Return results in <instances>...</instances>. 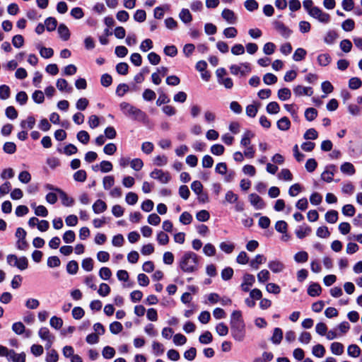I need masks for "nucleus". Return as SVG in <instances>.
<instances>
[{
    "instance_id": "nucleus-1",
    "label": "nucleus",
    "mask_w": 362,
    "mask_h": 362,
    "mask_svg": "<svg viewBox=\"0 0 362 362\" xmlns=\"http://www.w3.org/2000/svg\"><path fill=\"white\" fill-rule=\"evenodd\" d=\"M180 268L185 273H193L198 270L199 257L193 252H186L180 258Z\"/></svg>"
},
{
    "instance_id": "nucleus-2",
    "label": "nucleus",
    "mask_w": 362,
    "mask_h": 362,
    "mask_svg": "<svg viewBox=\"0 0 362 362\" xmlns=\"http://www.w3.org/2000/svg\"><path fill=\"white\" fill-rule=\"evenodd\" d=\"M121 111L127 117L138 121H144L146 119V114L127 102H122L119 104Z\"/></svg>"
},
{
    "instance_id": "nucleus-3",
    "label": "nucleus",
    "mask_w": 362,
    "mask_h": 362,
    "mask_svg": "<svg viewBox=\"0 0 362 362\" xmlns=\"http://www.w3.org/2000/svg\"><path fill=\"white\" fill-rule=\"evenodd\" d=\"M6 260L9 265L16 267L20 270H25L28 266V261L25 257L18 258L15 255H8L6 257Z\"/></svg>"
},
{
    "instance_id": "nucleus-4",
    "label": "nucleus",
    "mask_w": 362,
    "mask_h": 362,
    "mask_svg": "<svg viewBox=\"0 0 362 362\" xmlns=\"http://www.w3.org/2000/svg\"><path fill=\"white\" fill-rule=\"evenodd\" d=\"M230 332L235 341H243L245 337V324L230 325Z\"/></svg>"
},
{
    "instance_id": "nucleus-5",
    "label": "nucleus",
    "mask_w": 362,
    "mask_h": 362,
    "mask_svg": "<svg viewBox=\"0 0 362 362\" xmlns=\"http://www.w3.org/2000/svg\"><path fill=\"white\" fill-rule=\"evenodd\" d=\"M230 73L233 75H238L243 76L251 71L249 63H242L240 65L233 64L230 66Z\"/></svg>"
},
{
    "instance_id": "nucleus-6",
    "label": "nucleus",
    "mask_w": 362,
    "mask_h": 362,
    "mask_svg": "<svg viewBox=\"0 0 362 362\" xmlns=\"http://www.w3.org/2000/svg\"><path fill=\"white\" fill-rule=\"evenodd\" d=\"M309 15L322 23H328L330 21V16L328 13L323 12L317 6L313 8V10L310 11Z\"/></svg>"
},
{
    "instance_id": "nucleus-7",
    "label": "nucleus",
    "mask_w": 362,
    "mask_h": 362,
    "mask_svg": "<svg viewBox=\"0 0 362 362\" xmlns=\"http://www.w3.org/2000/svg\"><path fill=\"white\" fill-rule=\"evenodd\" d=\"M151 177L158 180L163 184L168 183L170 180V173L162 170L155 169L150 174Z\"/></svg>"
},
{
    "instance_id": "nucleus-8",
    "label": "nucleus",
    "mask_w": 362,
    "mask_h": 362,
    "mask_svg": "<svg viewBox=\"0 0 362 362\" xmlns=\"http://www.w3.org/2000/svg\"><path fill=\"white\" fill-rule=\"evenodd\" d=\"M255 282V278L254 275L245 274L243 277V283L240 285L241 289L245 292L249 291L250 288L252 286Z\"/></svg>"
},
{
    "instance_id": "nucleus-9",
    "label": "nucleus",
    "mask_w": 362,
    "mask_h": 362,
    "mask_svg": "<svg viewBox=\"0 0 362 362\" xmlns=\"http://www.w3.org/2000/svg\"><path fill=\"white\" fill-rule=\"evenodd\" d=\"M337 168L334 165H328L325 171L321 175V178L322 180L330 182L333 180V177L334 175V173L336 172Z\"/></svg>"
},
{
    "instance_id": "nucleus-10",
    "label": "nucleus",
    "mask_w": 362,
    "mask_h": 362,
    "mask_svg": "<svg viewBox=\"0 0 362 362\" xmlns=\"http://www.w3.org/2000/svg\"><path fill=\"white\" fill-rule=\"evenodd\" d=\"M268 267L273 273H280L284 270L285 265L280 260L275 259L269 262Z\"/></svg>"
},
{
    "instance_id": "nucleus-11",
    "label": "nucleus",
    "mask_w": 362,
    "mask_h": 362,
    "mask_svg": "<svg viewBox=\"0 0 362 362\" xmlns=\"http://www.w3.org/2000/svg\"><path fill=\"white\" fill-rule=\"evenodd\" d=\"M249 201L250 204L257 209H261L264 206L263 199L257 194H250L249 195Z\"/></svg>"
},
{
    "instance_id": "nucleus-12",
    "label": "nucleus",
    "mask_w": 362,
    "mask_h": 362,
    "mask_svg": "<svg viewBox=\"0 0 362 362\" xmlns=\"http://www.w3.org/2000/svg\"><path fill=\"white\" fill-rule=\"evenodd\" d=\"M7 360L13 362H25V354L24 353L17 354L14 350L10 349Z\"/></svg>"
},
{
    "instance_id": "nucleus-13",
    "label": "nucleus",
    "mask_w": 362,
    "mask_h": 362,
    "mask_svg": "<svg viewBox=\"0 0 362 362\" xmlns=\"http://www.w3.org/2000/svg\"><path fill=\"white\" fill-rule=\"evenodd\" d=\"M293 93L297 96L308 95L313 94V90L310 87H304L302 86H297L293 88Z\"/></svg>"
},
{
    "instance_id": "nucleus-14",
    "label": "nucleus",
    "mask_w": 362,
    "mask_h": 362,
    "mask_svg": "<svg viewBox=\"0 0 362 362\" xmlns=\"http://www.w3.org/2000/svg\"><path fill=\"white\" fill-rule=\"evenodd\" d=\"M276 30L285 38H287L291 34V30L281 22L275 23Z\"/></svg>"
},
{
    "instance_id": "nucleus-15",
    "label": "nucleus",
    "mask_w": 362,
    "mask_h": 362,
    "mask_svg": "<svg viewBox=\"0 0 362 362\" xmlns=\"http://www.w3.org/2000/svg\"><path fill=\"white\" fill-rule=\"evenodd\" d=\"M107 206L106 203L101 200H96L93 204V210L95 214H101L107 210Z\"/></svg>"
},
{
    "instance_id": "nucleus-16",
    "label": "nucleus",
    "mask_w": 362,
    "mask_h": 362,
    "mask_svg": "<svg viewBox=\"0 0 362 362\" xmlns=\"http://www.w3.org/2000/svg\"><path fill=\"white\" fill-rule=\"evenodd\" d=\"M221 16L230 24H233L236 21V17L232 10L225 8L221 13Z\"/></svg>"
},
{
    "instance_id": "nucleus-17",
    "label": "nucleus",
    "mask_w": 362,
    "mask_h": 362,
    "mask_svg": "<svg viewBox=\"0 0 362 362\" xmlns=\"http://www.w3.org/2000/svg\"><path fill=\"white\" fill-rule=\"evenodd\" d=\"M283 339V331L281 328L276 327L274 329L273 334L270 339L271 341L275 344L278 345L281 343Z\"/></svg>"
},
{
    "instance_id": "nucleus-18",
    "label": "nucleus",
    "mask_w": 362,
    "mask_h": 362,
    "mask_svg": "<svg viewBox=\"0 0 362 362\" xmlns=\"http://www.w3.org/2000/svg\"><path fill=\"white\" fill-rule=\"evenodd\" d=\"M245 324L242 318V313L240 310H234L230 316V325Z\"/></svg>"
},
{
    "instance_id": "nucleus-19",
    "label": "nucleus",
    "mask_w": 362,
    "mask_h": 362,
    "mask_svg": "<svg viewBox=\"0 0 362 362\" xmlns=\"http://www.w3.org/2000/svg\"><path fill=\"white\" fill-rule=\"evenodd\" d=\"M267 259L263 255H257L250 262V266L255 269L259 268V265L264 264Z\"/></svg>"
},
{
    "instance_id": "nucleus-20",
    "label": "nucleus",
    "mask_w": 362,
    "mask_h": 362,
    "mask_svg": "<svg viewBox=\"0 0 362 362\" xmlns=\"http://www.w3.org/2000/svg\"><path fill=\"white\" fill-rule=\"evenodd\" d=\"M295 233L299 239H303L311 233V228L308 226H301L296 230Z\"/></svg>"
},
{
    "instance_id": "nucleus-21",
    "label": "nucleus",
    "mask_w": 362,
    "mask_h": 362,
    "mask_svg": "<svg viewBox=\"0 0 362 362\" xmlns=\"http://www.w3.org/2000/svg\"><path fill=\"white\" fill-rule=\"evenodd\" d=\"M60 37L64 41H67L70 37V32L69 28L64 24H60L57 29Z\"/></svg>"
},
{
    "instance_id": "nucleus-22",
    "label": "nucleus",
    "mask_w": 362,
    "mask_h": 362,
    "mask_svg": "<svg viewBox=\"0 0 362 362\" xmlns=\"http://www.w3.org/2000/svg\"><path fill=\"white\" fill-rule=\"evenodd\" d=\"M340 170L342 173L346 174L349 175H352L356 172L354 165L349 162H346V163H343L340 167Z\"/></svg>"
},
{
    "instance_id": "nucleus-23",
    "label": "nucleus",
    "mask_w": 362,
    "mask_h": 362,
    "mask_svg": "<svg viewBox=\"0 0 362 362\" xmlns=\"http://www.w3.org/2000/svg\"><path fill=\"white\" fill-rule=\"evenodd\" d=\"M277 127L281 131H286L291 127V122L286 117H284L277 121Z\"/></svg>"
},
{
    "instance_id": "nucleus-24",
    "label": "nucleus",
    "mask_w": 362,
    "mask_h": 362,
    "mask_svg": "<svg viewBox=\"0 0 362 362\" xmlns=\"http://www.w3.org/2000/svg\"><path fill=\"white\" fill-rule=\"evenodd\" d=\"M35 124V119L33 116H29L25 120L21 122V127L23 129H32Z\"/></svg>"
},
{
    "instance_id": "nucleus-25",
    "label": "nucleus",
    "mask_w": 362,
    "mask_h": 362,
    "mask_svg": "<svg viewBox=\"0 0 362 362\" xmlns=\"http://www.w3.org/2000/svg\"><path fill=\"white\" fill-rule=\"evenodd\" d=\"M322 288L319 284L313 283L308 288L309 296L315 297L318 296L321 293Z\"/></svg>"
},
{
    "instance_id": "nucleus-26",
    "label": "nucleus",
    "mask_w": 362,
    "mask_h": 362,
    "mask_svg": "<svg viewBox=\"0 0 362 362\" xmlns=\"http://www.w3.org/2000/svg\"><path fill=\"white\" fill-rule=\"evenodd\" d=\"M179 18L184 23H189L192 21V14L187 8H182L180 11Z\"/></svg>"
},
{
    "instance_id": "nucleus-27",
    "label": "nucleus",
    "mask_w": 362,
    "mask_h": 362,
    "mask_svg": "<svg viewBox=\"0 0 362 362\" xmlns=\"http://www.w3.org/2000/svg\"><path fill=\"white\" fill-rule=\"evenodd\" d=\"M57 88L61 91H66L70 93L72 88L69 86L68 82L64 78H59L57 81Z\"/></svg>"
},
{
    "instance_id": "nucleus-28",
    "label": "nucleus",
    "mask_w": 362,
    "mask_h": 362,
    "mask_svg": "<svg viewBox=\"0 0 362 362\" xmlns=\"http://www.w3.org/2000/svg\"><path fill=\"white\" fill-rule=\"evenodd\" d=\"M59 194L63 205L71 206L74 204V199L69 197L64 191L59 190Z\"/></svg>"
},
{
    "instance_id": "nucleus-29",
    "label": "nucleus",
    "mask_w": 362,
    "mask_h": 362,
    "mask_svg": "<svg viewBox=\"0 0 362 362\" xmlns=\"http://www.w3.org/2000/svg\"><path fill=\"white\" fill-rule=\"evenodd\" d=\"M317 62L319 65L322 66H326L330 64L332 62V58L329 54L325 53L318 55L317 57Z\"/></svg>"
},
{
    "instance_id": "nucleus-30",
    "label": "nucleus",
    "mask_w": 362,
    "mask_h": 362,
    "mask_svg": "<svg viewBox=\"0 0 362 362\" xmlns=\"http://www.w3.org/2000/svg\"><path fill=\"white\" fill-rule=\"evenodd\" d=\"M278 178L288 182L293 180V175L288 169L283 168L278 174Z\"/></svg>"
},
{
    "instance_id": "nucleus-31",
    "label": "nucleus",
    "mask_w": 362,
    "mask_h": 362,
    "mask_svg": "<svg viewBox=\"0 0 362 362\" xmlns=\"http://www.w3.org/2000/svg\"><path fill=\"white\" fill-rule=\"evenodd\" d=\"M325 220L329 223H335L338 220V212L335 210L328 211L325 214Z\"/></svg>"
},
{
    "instance_id": "nucleus-32",
    "label": "nucleus",
    "mask_w": 362,
    "mask_h": 362,
    "mask_svg": "<svg viewBox=\"0 0 362 362\" xmlns=\"http://www.w3.org/2000/svg\"><path fill=\"white\" fill-rule=\"evenodd\" d=\"M333 354L340 356L344 353V346L339 342H333L330 346Z\"/></svg>"
},
{
    "instance_id": "nucleus-33",
    "label": "nucleus",
    "mask_w": 362,
    "mask_h": 362,
    "mask_svg": "<svg viewBox=\"0 0 362 362\" xmlns=\"http://www.w3.org/2000/svg\"><path fill=\"white\" fill-rule=\"evenodd\" d=\"M253 136L254 134L251 131L247 130L243 136V138L240 141V144L245 147L250 146V140Z\"/></svg>"
},
{
    "instance_id": "nucleus-34",
    "label": "nucleus",
    "mask_w": 362,
    "mask_h": 362,
    "mask_svg": "<svg viewBox=\"0 0 362 362\" xmlns=\"http://www.w3.org/2000/svg\"><path fill=\"white\" fill-rule=\"evenodd\" d=\"M57 21L54 18L49 17L45 21V27L47 31H53L56 29Z\"/></svg>"
},
{
    "instance_id": "nucleus-35",
    "label": "nucleus",
    "mask_w": 362,
    "mask_h": 362,
    "mask_svg": "<svg viewBox=\"0 0 362 362\" xmlns=\"http://www.w3.org/2000/svg\"><path fill=\"white\" fill-rule=\"evenodd\" d=\"M277 95L280 100L284 101L291 98V92L288 88H283L279 90Z\"/></svg>"
},
{
    "instance_id": "nucleus-36",
    "label": "nucleus",
    "mask_w": 362,
    "mask_h": 362,
    "mask_svg": "<svg viewBox=\"0 0 362 362\" xmlns=\"http://www.w3.org/2000/svg\"><path fill=\"white\" fill-rule=\"evenodd\" d=\"M347 353L349 356L356 358L361 354V349L356 344H351L348 346Z\"/></svg>"
},
{
    "instance_id": "nucleus-37",
    "label": "nucleus",
    "mask_w": 362,
    "mask_h": 362,
    "mask_svg": "<svg viewBox=\"0 0 362 362\" xmlns=\"http://www.w3.org/2000/svg\"><path fill=\"white\" fill-rule=\"evenodd\" d=\"M38 335L42 340L54 339L47 327H41L38 331Z\"/></svg>"
},
{
    "instance_id": "nucleus-38",
    "label": "nucleus",
    "mask_w": 362,
    "mask_h": 362,
    "mask_svg": "<svg viewBox=\"0 0 362 362\" xmlns=\"http://www.w3.org/2000/svg\"><path fill=\"white\" fill-rule=\"evenodd\" d=\"M312 353L315 356L322 358L325 354V349L322 344H317L313 347Z\"/></svg>"
},
{
    "instance_id": "nucleus-39",
    "label": "nucleus",
    "mask_w": 362,
    "mask_h": 362,
    "mask_svg": "<svg viewBox=\"0 0 362 362\" xmlns=\"http://www.w3.org/2000/svg\"><path fill=\"white\" fill-rule=\"evenodd\" d=\"M257 280L259 283L263 284L270 279V273L267 269L261 270L257 275Z\"/></svg>"
},
{
    "instance_id": "nucleus-40",
    "label": "nucleus",
    "mask_w": 362,
    "mask_h": 362,
    "mask_svg": "<svg viewBox=\"0 0 362 362\" xmlns=\"http://www.w3.org/2000/svg\"><path fill=\"white\" fill-rule=\"evenodd\" d=\"M59 359V354L54 349H50L46 354V362H57Z\"/></svg>"
},
{
    "instance_id": "nucleus-41",
    "label": "nucleus",
    "mask_w": 362,
    "mask_h": 362,
    "mask_svg": "<svg viewBox=\"0 0 362 362\" xmlns=\"http://www.w3.org/2000/svg\"><path fill=\"white\" fill-rule=\"evenodd\" d=\"M213 340L212 334L210 332L206 331L199 336V341L201 344H210Z\"/></svg>"
},
{
    "instance_id": "nucleus-42",
    "label": "nucleus",
    "mask_w": 362,
    "mask_h": 362,
    "mask_svg": "<svg viewBox=\"0 0 362 362\" xmlns=\"http://www.w3.org/2000/svg\"><path fill=\"white\" fill-rule=\"evenodd\" d=\"M337 37V33L335 31L329 30L326 33L324 41L326 44L331 45L334 43Z\"/></svg>"
},
{
    "instance_id": "nucleus-43",
    "label": "nucleus",
    "mask_w": 362,
    "mask_h": 362,
    "mask_svg": "<svg viewBox=\"0 0 362 362\" xmlns=\"http://www.w3.org/2000/svg\"><path fill=\"white\" fill-rule=\"evenodd\" d=\"M317 116V111L313 107L307 108L305 111V117L308 121L314 120Z\"/></svg>"
},
{
    "instance_id": "nucleus-44",
    "label": "nucleus",
    "mask_w": 362,
    "mask_h": 362,
    "mask_svg": "<svg viewBox=\"0 0 362 362\" xmlns=\"http://www.w3.org/2000/svg\"><path fill=\"white\" fill-rule=\"evenodd\" d=\"M39 51L40 56L45 59H49L54 54V50L49 47H40Z\"/></svg>"
},
{
    "instance_id": "nucleus-45",
    "label": "nucleus",
    "mask_w": 362,
    "mask_h": 362,
    "mask_svg": "<svg viewBox=\"0 0 362 362\" xmlns=\"http://www.w3.org/2000/svg\"><path fill=\"white\" fill-rule=\"evenodd\" d=\"M77 139L83 144H87L90 140V136L86 131L81 130L76 135Z\"/></svg>"
},
{
    "instance_id": "nucleus-46",
    "label": "nucleus",
    "mask_w": 362,
    "mask_h": 362,
    "mask_svg": "<svg viewBox=\"0 0 362 362\" xmlns=\"http://www.w3.org/2000/svg\"><path fill=\"white\" fill-rule=\"evenodd\" d=\"M306 54L307 52L305 49L303 48H298L293 55V59L296 62L301 61L305 58Z\"/></svg>"
},
{
    "instance_id": "nucleus-47",
    "label": "nucleus",
    "mask_w": 362,
    "mask_h": 362,
    "mask_svg": "<svg viewBox=\"0 0 362 362\" xmlns=\"http://www.w3.org/2000/svg\"><path fill=\"white\" fill-rule=\"evenodd\" d=\"M266 110L269 114H277L280 111V107L276 102H271L267 105Z\"/></svg>"
},
{
    "instance_id": "nucleus-48",
    "label": "nucleus",
    "mask_w": 362,
    "mask_h": 362,
    "mask_svg": "<svg viewBox=\"0 0 362 362\" xmlns=\"http://www.w3.org/2000/svg\"><path fill=\"white\" fill-rule=\"evenodd\" d=\"M308 259V254L305 251L297 252L294 255V260L298 263H304Z\"/></svg>"
},
{
    "instance_id": "nucleus-49",
    "label": "nucleus",
    "mask_w": 362,
    "mask_h": 362,
    "mask_svg": "<svg viewBox=\"0 0 362 362\" xmlns=\"http://www.w3.org/2000/svg\"><path fill=\"white\" fill-rule=\"evenodd\" d=\"M361 85L362 81L358 77H352L349 81V87L352 90L358 89Z\"/></svg>"
},
{
    "instance_id": "nucleus-50",
    "label": "nucleus",
    "mask_w": 362,
    "mask_h": 362,
    "mask_svg": "<svg viewBox=\"0 0 362 362\" xmlns=\"http://www.w3.org/2000/svg\"><path fill=\"white\" fill-rule=\"evenodd\" d=\"M122 325L117 321L113 322L110 325V331L113 334H117L122 331Z\"/></svg>"
},
{
    "instance_id": "nucleus-51",
    "label": "nucleus",
    "mask_w": 362,
    "mask_h": 362,
    "mask_svg": "<svg viewBox=\"0 0 362 362\" xmlns=\"http://www.w3.org/2000/svg\"><path fill=\"white\" fill-rule=\"evenodd\" d=\"M78 269V265L77 262L71 260L68 262L66 265V271L70 274H76Z\"/></svg>"
},
{
    "instance_id": "nucleus-52",
    "label": "nucleus",
    "mask_w": 362,
    "mask_h": 362,
    "mask_svg": "<svg viewBox=\"0 0 362 362\" xmlns=\"http://www.w3.org/2000/svg\"><path fill=\"white\" fill-rule=\"evenodd\" d=\"M115 184V178L112 175L105 176L103 180V185L105 189H110Z\"/></svg>"
},
{
    "instance_id": "nucleus-53",
    "label": "nucleus",
    "mask_w": 362,
    "mask_h": 362,
    "mask_svg": "<svg viewBox=\"0 0 362 362\" xmlns=\"http://www.w3.org/2000/svg\"><path fill=\"white\" fill-rule=\"evenodd\" d=\"M341 28L344 31H351L355 28V23L354 20L351 18L346 19L342 23Z\"/></svg>"
},
{
    "instance_id": "nucleus-54",
    "label": "nucleus",
    "mask_w": 362,
    "mask_h": 362,
    "mask_svg": "<svg viewBox=\"0 0 362 362\" xmlns=\"http://www.w3.org/2000/svg\"><path fill=\"white\" fill-rule=\"evenodd\" d=\"M102 354L105 358L110 359L114 357L115 351L112 347L107 346L103 348Z\"/></svg>"
},
{
    "instance_id": "nucleus-55",
    "label": "nucleus",
    "mask_w": 362,
    "mask_h": 362,
    "mask_svg": "<svg viewBox=\"0 0 362 362\" xmlns=\"http://www.w3.org/2000/svg\"><path fill=\"white\" fill-rule=\"evenodd\" d=\"M203 252L206 256L212 257L216 254V248L211 243H207L203 247Z\"/></svg>"
},
{
    "instance_id": "nucleus-56",
    "label": "nucleus",
    "mask_w": 362,
    "mask_h": 362,
    "mask_svg": "<svg viewBox=\"0 0 362 362\" xmlns=\"http://www.w3.org/2000/svg\"><path fill=\"white\" fill-rule=\"evenodd\" d=\"M10 88L6 85L0 86V99L6 100L10 97Z\"/></svg>"
},
{
    "instance_id": "nucleus-57",
    "label": "nucleus",
    "mask_w": 362,
    "mask_h": 362,
    "mask_svg": "<svg viewBox=\"0 0 362 362\" xmlns=\"http://www.w3.org/2000/svg\"><path fill=\"white\" fill-rule=\"evenodd\" d=\"M303 137L306 140H315L318 137V133L315 129L310 128L305 132Z\"/></svg>"
},
{
    "instance_id": "nucleus-58",
    "label": "nucleus",
    "mask_w": 362,
    "mask_h": 362,
    "mask_svg": "<svg viewBox=\"0 0 362 362\" xmlns=\"http://www.w3.org/2000/svg\"><path fill=\"white\" fill-rule=\"evenodd\" d=\"M220 249L227 254H230L233 252L235 245L233 243H228L226 242H222L219 245Z\"/></svg>"
},
{
    "instance_id": "nucleus-59",
    "label": "nucleus",
    "mask_w": 362,
    "mask_h": 362,
    "mask_svg": "<svg viewBox=\"0 0 362 362\" xmlns=\"http://www.w3.org/2000/svg\"><path fill=\"white\" fill-rule=\"evenodd\" d=\"M50 326L56 329H59L62 327L63 325V320L62 318L58 317L57 316H53L51 317L49 321Z\"/></svg>"
},
{
    "instance_id": "nucleus-60",
    "label": "nucleus",
    "mask_w": 362,
    "mask_h": 362,
    "mask_svg": "<svg viewBox=\"0 0 362 362\" xmlns=\"http://www.w3.org/2000/svg\"><path fill=\"white\" fill-rule=\"evenodd\" d=\"M32 98L36 103H42L45 100L44 93L42 90H35L32 95Z\"/></svg>"
},
{
    "instance_id": "nucleus-61",
    "label": "nucleus",
    "mask_w": 362,
    "mask_h": 362,
    "mask_svg": "<svg viewBox=\"0 0 362 362\" xmlns=\"http://www.w3.org/2000/svg\"><path fill=\"white\" fill-rule=\"evenodd\" d=\"M216 331L218 335L226 336L228 333V328L223 322H220L216 325Z\"/></svg>"
},
{
    "instance_id": "nucleus-62",
    "label": "nucleus",
    "mask_w": 362,
    "mask_h": 362,
    "mask_svg": "<svg viewBox=\"0 0 362 362\" xmlns=\"http://www.w3.org/2000/svg\"><path fill=\"white\" fill-rule=\"evenodd\" d=\"M246 115L250 117H255L258 112V107L256 105L251 104L246 107Z\"/></svg>"
},
{
    "instance_id": "nucleus-63",
    "label": "nucleus",
    "mask_w": 362,
    "mask_h": 362,
    "mask_svg": "<svg viewBox=\"0 0 362 362\" xmlns=\"http://www.w3.org/2000/svg\"><path fill=\"white\" fill-rule=\"evenodd\" d=\"M98 293L100 296L105 297L110 293V287L105 283L100 284Z\"/></svg>"
},
{
    "instance_id": "nucleus-64",
    "label": "nucleus",
    "mask_w": 362,
    "mask_h": 362,
    "mask_svg": "<svg viewBox=\"0 0 362 362\" xmlns=\"http://www.w3.org/2000/svg\"><path fill=\"white\" fill-rule=\"evenodd\" d=\"M129 66L125 62H120L116 66V71L119 74L127 75L128 74Z\"/></svg>"
}]
</instances>
